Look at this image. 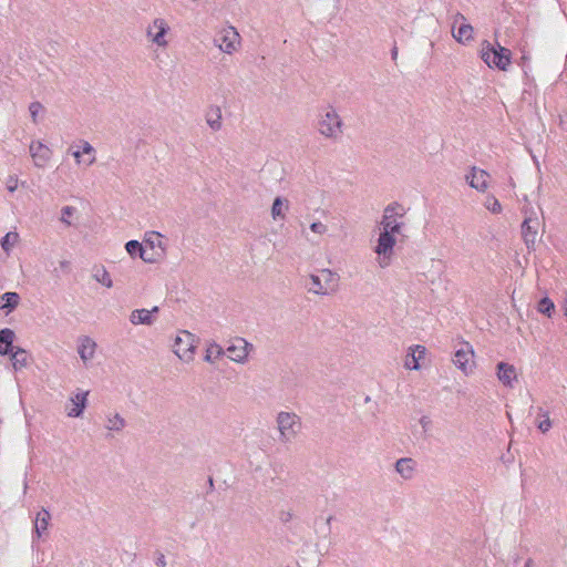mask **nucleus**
<instances>
[{
    "instance_id": "nucleus-1",
    "label": "nucleus",
    "mask_w": 567,
    "mask_h": 567,
    "mask_svg": "<svg viewBox=\"0 0 567 567\" xmlns=\"http://www.w3.org/2000/svg\"><path fill=\"white\" fill-rule=\"evenodd\" d=\"M481 58L489 68H498L506 70L511 62V52L508 49L497 45V49L488 41H483L481 44Z\"/></svg>"
},
{
    "instance_id": "nucleus-2",
    "label": "nucleus",
    "mask_w": 567,
    "mask_h": 567,
    "mask_svg": "<svg viewBox=\"0 0 567 567\" xmlns=\"http://www.w3.org/2000/svg\"><path fill=\"white\" fill-rule=\"evenodd\" d=\"M404 214L405 209L399 204H391L386 206L380 221L381 230L393 235L401 234L404 225L401 219Z\"/></svg>"
},
{
    "instance_id": "nucleus-3",
    "label": "nucleus",
    "mask_w": 567,
    "mask_h": 567,
    "mask_svg": "<svg viewBox=\"0 0 567 567\" xmlns=\"http://www.w3.org/2000/svg\"><path fill=\"white\" fill-rule=\"evenodd\" d=\"M395 244L396 240L393 234L382 230L380 231L378 244L374 247V252L378 255L377 262L380 268H386L390 266Z\"/></svg>"
},
{
    "instance_id": "nucleus-4",
    "label": "nucleus",
    "mask_w": 567,
    "mask_h": 567,
    "mask_svg": "<svg viewBox=\"0 0 567 567\" xmlns=\"http://www.w3.org/2000/svg\"><path fill=\"white\" fill-rule=\"evenodd\" d=\"M336 285V275L330 269L320 270L319 275H309L306 287L316 295H326Z\"/></svg>"
},
{
    "instance_id": "nucleus-5",
    "label": "nucleus",
    "mask_w": 567,
    "mask_h": 567,
    "mask_svg": "<svg viewBox=\"0 0 567 567\" xmlns=\"http://www.w3.org/2000/svg\"><path fill=\"white\" fill-rule=\"evenodd\" d=\"M196 349L195 337L188 331H181L176 336L173 344L174 353L183 361L190 362L194 360Z\"/></svg>"
},
{
    "instance_id": "nucleus-6",
    "label": "nucleus",
    "mask_w": 567,
    "mask_h": 567,
    "mask_svg": "<svg viewBox=\"0 0 567 567\" xmlns=\"http://www.w3.org/2000/svg\"><path fill=\"white\" fill-rule=\"evenodd\" d=\"M277 426L280 433V441L282 442H290L292 441L299 429V417L289 412H280L277 415Z\"/></svg>"
},
{
    "instance_id": "nucleus-7",
    "label": "nucleus",
    "mask_w": 567,
    "mask_h": 567,
    "mask_svg": "<svg viewBox=\"0 0 567 567\" xmlns=\"http://www.w3.org/2000/svg\"><path fill=\"white\" fill-rule=\"evenodd\" d=\"M540 221L537 214L530 209L525 212V219L522 225V234L527 247H532L537 241Z\"/></svg>"
},
{
    "instance_id": "nucleus-8",
    "label": "nucleus",
    "mask_w": 567,
    "mask_h": 567,
    "mask_svg": "<svg viewBox=\"0 0 567 567\" xmlns=\"http://www.w3.org/2000/svg\"><path fill=\"white\" fill-rule=\"evenodd\" d=\"M240 35L234 27L223 29L216 37L215 42L225 53H233L239 45Z\"/></svg>"
},
{
    "instance_id": "nucleus-9",
    "label": "nucleus",
    "mask_w": 567,
    "mask_h": 567,
    "mask_svg": "<svg viewBox=\"0 0 567 567\" xmlns=\"http://www.w3.org/2000/svg\"><path fill=\"white\" fill-rule=\"evenodd\" d=\"M168 31L166 21L162 18H156L146 29L147 39L159 48H165L168 42L165 38Z\"/></svg>"
},
{
    "instance_id": "nucleus-10",
    "label": "nucleus",
    "mask_w": 567,
    "mask_h": 567,
    "mask_svg": "<svg viewBox=\"0 0 567 567\" xmlns=\"http://www.w3.org/2000/svg\"><path fill=\"white\" fill-rule=\"evenodd\" d=\"M341 121L333 110H328L319 121V131L327 137H334L340 133Z\"/></svg>"
},
{
    "instance_id": "nucleus-11",
    "label": "nucleus",
    "mask_w": 567,
    "mask_h": 567,
    "mask_svg": "<svg viewBox=\"0 0 567 567\" xmlns=\"http://www.w3.org/2000/svg\"><path fill=\"white\" fill-rule=\"evenodd\" d=\"M89 391L78 389L70 396V402L65 405V411L70 417H79L86 408Z\"/></svg>"
},
{
    "instance_id": "nucleus-12",
    "label": "nucleus",
    "mask_w": 567,
    "mask_h": 567,
    "mask_svg": "<svg viewBox=\"0 0 567 567\" xmlns=\"http://www.w3.org/2000/svg\"><path fill=\"white\" fill-rule=\"evenodd\" d=\"M465 179L472 188L485 193L489 186L491 176L484 169L473 166L465 175Z\"/></svg>"
},
{
    "instance_id": "nucleus-13",
    "label": "nucleus",
    "mask_w": 567,
    "mask_h": 567,
    "mask_svg": "<svg viewBox=\"0 0 567 567\" xmlns=\"http://www.w3.org/2000/svg\"><path fill=\"white\" fill-rule=\"evenodd\" d=\"M473 27L465 23V17L457 13L452 28L454 39L460 43H466L473 39Z\"/></svg>"
},
{
    "instance_id": "nucleus-14",
    "label": "nucleus",
    "mask_w": 567,
    "mask_h": 567,
    "mask_svg": "<svg viewBox=\"0 0 567 567\" xmlns=\"http://www.w3.org/2000/svg\"><path fill=\"white\" fill-rule=\"evenodd\" d=\"M29 152L37 167H44L52 156V151L39 141L30 144Z\"/></svg>"
},
{
    "instance_id": "nucleus-15",
    "label": "nucleus",
    "mask_w": 567,
    "mask_h": 567,
    "mask_svg": "<svg viewBox=\"0 0 567 567\" xmlns=\"http://www.w3.org/2000/svg\"><path fill=\"white\" fill-rule=\"evenodd\" d=\"M251 344L248 343L245 339L238 338L227 347L226 352L228 358L235 362H244L249 353V349Z\"/></svg>"
},
{
    "instance_id": "nucleus-16",
    "label": "nucleus",
    "mask_w": 567,
    "mask_h": 567,
    "mask_svg": "<svg viewBox=\"0 0 567 567\" xmlns=\"http://www.w3.org/2000/svg\"><path fill=\"white\" fill-rule=\"evenodd\" d=\"M473 357L474 352L470 344L466 343L455 352L453 361L455 365H457L464 373L467 374L472 372Z\"/></svg>"
},
{
    "instance_id": "nucleus-17",
    "label": "nucleus",
    "mask_w": 567,
    "mask_h": 567,
    "mask_svg": "<svg viewBox=\"0 0 567 567\" xmlns=\"http://www.w3.org/2000/svg\"><path fill=\"white\" fill-rule=\"evenodd\" d=\"M496 369V374L499 382H502L505 386L513 388L514 381L517 379L515 367L505 362H499Z\"/></svg>"
},
{
    "instance_id": "nucleus-18",
    "label": "nucleus",
    "mask_w": 567,
    "mask_h": 567,
    "mask_svg": "<svg viewBox=\"0 0 567 567\" xmlns=\"http://www.w3.org/2000/svg\"><path fill=\"white\" fill-rule=\"evenodd\" d=\"M95 349L96 343L90 337L83 336L79 339L78 352L84 363L94 358Z\"/></svg>"
},
{
    "instance_id": "nucleus-19",
    "label": "nucleus",
    "mask_w": 567,
    "mask_h": 567,
    "mask_svg": "<svg viewBox=\"0 0 567 567\" xmlns=\"http://www.w3.org/2000/svg\"><path fill=\"white\" fill-rule=\"evenodd\" d=\"M425 353H426V349L423 346L411 347L409 349V353L405 358L404 367L406 369L419 370L421 368L419 362L422 359H424Z\"/></svg>"
},
{
    "instance_id": "nucleus-20",
    "label": "nucleus",
    "mask_w": 567,
    "mask_h": 567,
    "mask_svg": "<svg viewBox=\"0 0 567 567\" xmlns=\"http://www.w3.org/2000/svg\"><path fill=\"white\" fill-rule=\"evenodd\" d=\"M158 310H159L158 307H153V309H151V310H147V309L133 310L130 315V321L134 326H137V324L151 326L154 322L152 315L158 312Z\"/></svg>"
},
{
    "instance_id": "nucleus-21",
    "label": "nucleus",
    "mask_w": 567,
    "mask_h": 567,
    "mask_svg": "<svg viewBox=\"0 0 567 567\" xmlns=\"http://www.w3.org/2000/svg\"><path fill=\"white\" fill-rule=\"evenodd\" d=\"M395 471L403 480H411L415 471V462L410 457H402L395 462Z\"/></svg>"
},
{
    "instance_id": "nucleus-22",
    "label": "nucleus",
    "mask_w": 567,
    "mask_h": 567,
    "mask_svg": "<svg viewBox=\"0 0 567 567\" xmlns=\"http://www.w3.org/2000/svg\"><path fill=\"white\" fill-rule=\"evenodd\" d=\"M14 332L11 329L4 328L0 330V354L6 355L11 353L16 348L12 347L14 340Z\"/></svg>"
},
{
    "instance_id": "nucleus-23",
    "label": "nucleus",
    "mask_w": 567,
    "mask_h": 567,
    "mask_svg": "<svg viewBox=\"0 0 567 567\" xmlns=\"http://www.w3.org/2000/svg\"><path fill=\"white\" fill-rule=\"evenodd\" d=\"M51 515L47 509L40 511L34 519V536L40 538L47 532Z\"/></svg>"
},
{
    "instance_id": "nucleus-24",
    "label": "nucleus",
    "mask_w": 567,
    "mask_h": 567,
    "mask_svg": "<svg viewBox=\"0 0 567 567\" xmlns=\"http://www.w3.org/2000/svg\"><path fill=\"white\" fill-rule=\"evenodd\" d=\"M206 123L213 131H219L221 127V111L219 106H209L206 112Z\"/></svg>"
},
{
    "instance_id": "nucleus-25",
    "label": "nucleus",
    "mask_w": 567,
    "mask_h": 567,
    "mask_svg": "<svg viewBox=\"0 0 567 567\" xmlns=\"http://www.w3.org/2000/svg\"><path fill=\"white\" fill-rule=\"evenodd\" d=\"M289 208V202L282 197H276L272 206H271V217L277 220H284L286 218V213Z\"/></svg>"
},
{
    "instance_id": "nucleus-26",
    "label": "nucleus",
    "mask_w": 567,
    "mask_h": 567,
    "mask_svg": "<svg viewBox=\"0 0 567 567\" xmlns=\"http://www.w3.org/2000/svg\"><path fill=\"white\" fill-rule=\"evenodd\" d=\"M19 301L20 297L17 292H6L0 297V310L9 313L19 305Z\"/></svg>"
},
{
    "instance_id": "nucleus-27",
    "label": "nucleus",
    "mask_w": 567,
    "mask_h": 567,
    "mask_svg": "<svg viewBox=\"0 0 567 567\" xmlns=\"http://www.w3.org/2000/svg\"><path fill=\"white\" fill-rule=\"evenodd\" d=\"M126 425V421L118 413H110L106 416L105 427L109 431L121 432Z\"/></svg>"
},
{
    "instance_id": "nucleus-28",
    "label": "nucleus",
    "mask_w": 567,
    "mask_h": 567,
    "mask_svg": "<svg viewBox=\"0 0 567 567\" xmlns=\"http://www.w3.org/2000/svg\"><path fill=\"white\" fill-rule=\"evenodd\" d=\"M10 354V359L14 370H20L28 364L29 355L25 350L21 348H16Z\"/></svg>"
},
{
    "instance_id": "nucleus-29",
    "label": "nucleus",
    "mask_w": 567,
    "mask_h": 567,
    "mask_svg": "<svg viewBox=\"0 0 567 567\" xmlns=\"http://www.w3.org/2000/svg\"><path fill=\"white\" fill-rule=\"evenodd\" d=\"M92 277L97 282L104 285L107 288H112L113 281L103 266H94L92 269Z\"/></svg>"
},
{
    "instance_id": "nucleus-30",
    "label": "nucleus",
    "mask_w": 567,
    "mask_h": 567,
    "mask_svg": "<svg viewBox=\"0 0 567 567\" xmlns=\"http://www.w3.org/2000/svg\"><path fill=\"white\" fill-rule=\"evenodd\" d=\"M225 353V350L217 343H210L206 349L205 361L215 363Z\"/></svg>"
},
{
    "instance_id": "nucleus-31",
    "label": "nucleus",
    "mask_w": 567,
    "mask_h": 567,
    "mask_svg": "<svg viewBox=\"0 0 567 567\" xmlns=\"http://www.w3.org/2000/svg\"><path fill=\"white\" fill-rule=\"evenodd\" d=\"M78 210L73 206H64L61 209L60 221L66 226L73 225V217L76 215Z\"/></svg>"
},
{
    "instance_id": "nucleus-32",
    "label": "nucleus",
    "mask_w": 567,
    "mask_h": 567,
    "mask_svg": "<svg viewBox=\"0 0 567 567\" xmlns=\"http://www.w3.org/2000/svg\"><path fill=\"white\" fill-rule=\"evenodd\" d=\"M19 240L18 233L10 231L1 240V247L4 251H10Z\"/></svg>"
},
{
    "instance_id": "nucleus-33",
    "label": "nucleus",
    "mask_w": 567,
    "mask_h": 567,
    "mask_svg": "<svg viewBox=\"0 0 567 567\" xmlns=\"http://www.w3.org/2000/svg\"><path fill=\"white\" fill-rule=\"evenodd\" d=\"M484 207L493 214H499L502 212V205L498 199L492 195L485 198Z\"/></svg>"
},
{
    "instance_id": "nucleus-34",
    "label": "nucleus",
    "mask_w": 567,
    "mask_h": 567,
    "mask_svg": "<svg viewBox=\"0 0 567 567\" xmlns=\"http://www.w3.org/2000/svg\"><path fill=\"white\" fill-rule=\"evenodd\" d=\"M537 310L547 317H551V313L555 310V305L550 299L543 298L538 302Z\"/></svg>"
},
{
    "instance_id": "nucleus-35",
    "label": "nucleus",
    "mask_w": 567,
    "mask_h": 567,
    "mask_svg": "<svg viewBox=\"0 0 567 567\" xmlns=\"http://www.w3.org/2000/svg\"><path fill=\"white\" fill-rule=\"evenodd\" d=\"M82 154L90 156V158H87V161H85V164L87 166L92 165L95 162V155H94L95 154V150L86 141H82Z\"/></svg>"
},
{
    "instance_id": "nucleus-36",
    "label": "nucleus",
    "mask_w": 567,
    "mask_h": 567,
    "mask_svg": "<svg viewBox=\"0 0 567 567\" xmlns=\"http://www.w3.org/2000/svg\"><path fill=\"white\" fill-rule=\"evenodd\" d=\"M142 244H140L137 240H130L125 245V249L127 254L132 257H135L136 255L140 256L141 251L143 250Z\"/></svg>"
},
{
    "instance_id": "nucleus-37",
    "label": "nucleus",
    "mask_w": 567,
    "mask_h": 567,
    "mask_svg": "<svg viewBox=\"0 0 567 567\" xmlns=\"http://www.w3.org/2000/svg\"><path fill=\"white\" fill-rule=\"evenodd\" d=\"M145 244L151 246L152 250L155 247H162V235L158 233H151L148 237L145 239Z\"/></svg>"
},
{
    "instance_id": "nucleus-38",
    "label": "nucleus",
    "mask_w": 567,
    "mask_h": 567,
    "mask_svg": "<svg viewBox=\"0 0 567 567\" xmlns=\"http://www.w3.org/2000/svg\"><path fill=\"white\" fill-rule=\"evenodd\" d=\"M159 257V252L157 251H147L145 248L140 254V258L144 260L145 262H155L157 258Z\"/></svg>"
},
{
    "instance_id": "nucleus-39",
    "label": "nucleus",
    "mask_w": 567,
    "mask_h": 567,
    "mask_svg": "<svg viewBox=\"0 0 567 567\" xmlns=\"http://www.w3.org/2000/svg\"><path fill=\"white\" fill-rule=\"evenodd\" d=\"M542 416H543V420L537 421V427H538L543 433H545V432H547V431L550 429V426H551V421H550V419H549V416H548V414H547V413H544Z\"/></svg>"
},
{
    "instance_id": "nucleus-40",
    "label": "nucleus",
    "mask_w": 567,
    "mask_h": 567,
    "mask_svg": "<svg viewBox=\"0 0 567 567\" xmlns=\"http://www.w3.org/2000/svg\"><path fill=\"white\" fill-rule=\"evenodd\" d=\"M29 111H30V115L32 117V121L34 123H37V116H38L39 113H41L43 111V106L39 102H33V103L30 104Z\"/></svg>"
},
{
    "instance_id": "nucleus-41",
    "label": "nucleus",
    "mask_w": 567,
    "mask_h": 567,
    "mask_svg": "<svg viewBox=\"0 0 567 567\" xmlns=\"http://www.w3.org/2000/svg\"><path fill=\"white\" fill-rule=\"evenodd\" d=\"M310 229L312 233L317 235H324L328 231L327 225L321 221H315L310 225Z\"/></svg>"
},
{
    "instance_id": "nucleus-42",
    "label": "nucleus",
    "mask_w": 567,
    "mask_h": 567,
    "mask_svg": "<svg viewBox=\"0 0 567 567\" xmlns=\"http://www.w3.org/2000/svg\"><path fill=\"white\" fill-rule=\"evenodd\" d=\"M19 181L16 176H9V178L6 182L7 189L12 193L18 188Z\"/></svg>"
},
{
    "instance_id": "nucleus-43",
    "label": "nucleus",
    "mask_w": 567,
    "mask_h": 567,
    "mask_svg": "<svg viewBox=\"0 0 567 567\" xmlns=\"http://www.w3.org/2000/svg\"><path fill=\"white\" fill-rule=\"evenodd\" d=\"M419 423L423 430V432H426L429 430V427L431 426V420L429 416H422L420 420H419Z\"/></svg>"
},
{
    "instance_id": "nucleus-44",
    "label": "nucleus",
    "mask_w": 567,
    "mask_h": 567,
    "mask_svg": "<svg viewBox=\"0 0 567 567\" xmlns=\"http://www.w3.org/2000/svg\"><path fill=\"white\" fill-rule=\"evenodd\" d=\"M72 155L78 163H81L82 151H75L72 153Z\"/></svg>"
},
{
    "instance_id": "nucleus-45",
    "label": "nucleus",
    "mask_w": 567,
    "mask_h": 567,
    "mask_svg": "<svg viewBox=\"0 0 567 567\" xmlns=\"http://www.w3.org/2000/svg\"><path fill=\"white\" fill-rule=\"evenodd\" d=\"M60 267H61V269L68 270L70 268V262L68 260H61Z\"/></svg>"
},
{
    "instance_id": "nucleus-46",
    "label": "nucleus",
    "mask_w": 567,
    "mask_h": 567,
    "mask_svg": "<svg viewBox=\"0 0 567 567\" xmlns=\"http://www.w3.org/2000/svg\"><path fill=\"white\" fill-rule=\"evenodd\" d=\"M165 564H166V563H165L164 557L159 558V559H158V561H157V565H158V566H162V567H164V566H165Z\"/></svg>"
},
{
    "instance_id": "nucleus-47",
    "label": "nucleus",
    "mask_w": 567,
    "mask_h": 567,
    "mask_svg": "<svg viewBox=\"0 0 567 567\" xmlns=\"http://www.w3.org/2000/svg\"><path fill=\"white\" fill-rule=\"evenodd\" d=\"M396 56H398V49L393 48V50H392V59L395 60Z\"/></svg>"
}]
</instances>
